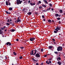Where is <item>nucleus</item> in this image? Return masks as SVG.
Masks as SVG:
<instances>
[{
    "mask_svg": "<svg viewBox=\"0 0 65 65\" xmlns=\"http://www.w3.org/2000/svg\"><path fill=\"white\" fill-rule=\"evenodd\" d=\"M36 52H37V51L35 49V50L31 51L30 53V55H35L36 54Z\"/></svg>",
    "mask_w": 65,
    "mask_h": 65,
    "instance_id": "f257e3e1",
    "label": "nucleus"
},
{
    "mask_svg": "<svg viewBox=\"0 0 65 65\" xmlns=\"http://www.w3.org/2000/svg\"><path fill=\"white\" fill-rule=\"evenodd\" d=\"M40 53H37L36 54L35 57H36V58H39L40 57Z\"/></svg>",
    "mask_w": 65,
    "mask_h": 65,
    "instance_id": "f03ea898",
    "label": "nucleus"
},
{
    "mask_svg": "<svg viewBox=\"0 0 65 65\" xmlns=\"http://www.w3.org/2000/svg\"><path fill=\"white\" fill-rule=\"evenodd\" d=\"M62 46H59L57 47V50L58 51H62Z\"/></svg>",
    "mask_w": 65,
    "mask_h": 65,
    "instance_id": "7ed1b4c3",
    "label": "nucleus"
},
{
    "mask_svg": "<svg viewBox=\"0 0 65 65\" xmlns=\"http://www.w3.org/2000/svg\"><path fill=\"white\" fill-rule=\"evenodd\" d=\"M17 4L19 5V4H21V0H17Z\"/></svg>",
    "mask_w": 65,
    "mask_h": 65,
    "instance_id": "20e7f679",
    "label": "nucleus"
},
{
    "mask_svg": "<svg viewBox=\"0 0 65 65\" xmlns=\"http://www.w3.org/2000/svg\"><path fill=\"white\" fill-rule=\"evenodd\" d=\"M35 40V38H32L30 39V40L31 41H33Z\"/></svg>",
    "mask_w": 65,
    "mask_h": 65,
    "instance_id": "39448f33",
    "label": "nucleus"
},
{
    "mask_svg": "<svg viewBox=\"0 0 65 65\" xmlns=\"http://www.w3.org/2000/svg\"><path fill=\"white\" fill-rule=\"evenodd\" d=\"M8 3H9V2H8V1H6V5H9V6H10V5H11L10 3H9V4H8Z\"/></svg>",
    "mask_w": 65,
    "mask_h": 65,
    "instance_id": "423d86ee",
    "label": "nucleus"
},
{
    "mask_svg": "<svg viewBox=\"0 0 65 65\" xmlns=\"http://www.w3.org/2000/svg\"><path fill=\"white\" fill-rule=\"evenodd\" d=\"M30 4L31 6H34V5H35V3H32V2H30Z\"/></svg>",
    "mask_w": 65,
    "mask_h": 65,
    "instance_id": "0eeeda50",
    "label": "nucleus"
},
{
    "mask_svg": "<svg viewBox=\"0 0 65 65\" xmlns=\"http://www.w3.org/2000/svg\"><path fill=\"white\" fill-rule=\"evenodd\" d=\"M53 47V46H50L48 47V48L49 49H50V50H51L52 49V48Z\"/></svg>",
    "mask_w": 65,
    "mask_h": 65,
    "instance_id": "6e6552de",
    "label": "nucleus"
},
{
    "mask_svg": "<svg viewBox=\"0 0 65 65\" xmlns=\"http://www.w3.org/2000/svg\"><path fill=\"white\" fill-rule=\"evenodd\" d=\"M6 44L7 45H8V44H9V45H11V43H10V42H7V43H6Z\"/></svg>",
    "mask_w": 65,
    "mask_h": 65,
    "instance_id": "1a4fd4ad",
    "label": "nucleus"
},
{
    "mask_svg": "<svg viewBox=\"0 0 65 65\" xmlns=\"http://www.w3.org/2000/svg\"><path fill=\"white\" fill-rule=\"evenodd\" d=\"M5 11L6 13H7V14H10L11 13H10V12H8V11Z\"/></svg>",
    "mask_w": 65,
    "mask_h": 65,
    "instance_id": "9d476101",
    "label": "nucleus"
},
{
    "mask_svg": "<svg viewBox=\"0 0 65 65\" xmlns=\"http://www.w3.org/2000/svg\"><path fill=\"white\" fill-rule=\"evenodd\" d=\"M15 30L14 29H11L10 30V31L11 32H14V31H15Z\"/></svg>",
    "mask_w": 65,
    "mask_h": 65,
    "instance_id": "9b49d317",
    "label": "nucleus"
},
{
    "mask_svg": "<svg viewBox=\"0 0 65 65\" xmlns=\"http://www.w3.org/2000/svg\"><path fill=\"white\" fill-rule=\"evenodd\" d=\"M31 14L32 12H29L27 13V14L28 15H31Z\"/></svg>",
    "mask_w": 65,
    "mask_h": 65,
    "instance_id": "f8f14e48",
    "label": "nucleus"
},
{
    "mask_svg": "<svg viewBox=\"0 0 65 65\" xmlns=\"http://www.w3.org/2000/svg\"><path fill=\"white\" fill-rule=\"evenodd\" d=\"M57 64H58V65H60L62 64V63H61V62H60V61H58L57 62Z\"/></svg>",
    "mask_w": 65,
    "mask_h": 65,
    "instance_id": "ddd939ff",
    "label": "nucleus"
},
{
    "mask_svg": "<svg viewBox=\"0 0 65 65\" xmlns=\"http://www.w3.org/2000/svg\"><path fill=\"white\" fill-rule=\"evenodd\" d=\"M16 22L18 23V22H21V20L20 19L18 20H16Z\"/></svg>",
    "mask_w": 65,
    "mask_h": 65,
    "instance_id": "4468645a",
    "label": "nucleus"
},
{
    "mask_svg": "<svg viewBox=\"0 0 65 65\" xmlns=\"http://www.w3.org/2000/svg\"><path fill=\"white\" fill-rule=\"evenodd\" d=\"M48 22H49V23H52V21L50 19H49L48 20H47Z\"/></svg>",
    "mask_w": 65,
    "mask_h": 65,
    "instance_id": "2eb2a0df",
    "label": "nucleus"
},
{
    "mask_svg": "<svg viewBox=\"0 0 65 65\" xmlns=\"http://www.w3.org/2000/svg\"><path fill=\"white\" fill-rule=\"evenodd\" d=\"M9 10H12V7H10L9 8Z\"/></svg>",
    "mask_w": 65,
    "mask_h": 65,
    "instance_id": "dca6fc26",
    "label": "nucleus"
},
{
    "mask_svg": "<svg viewBox=\"0 0 65 65\" xmlns=\"http://www.w3.org/2000/svg\"><path fill=\"white\" fill-rule=\"evenodd\" d=\"M57 60L58 61L61 60V57H59L57 58Z\"/></svg>",
    "mask_w": 65,
    "mask_h": 65,
    "instance_id": "f3484780",
    "label": "nucleus"
},
{
    "mask_svg": "<svg viewBox=\"0 0 65 65\" xmlns=\"http://www.w3.org/2000/svg\"><path fill=\"white\" fill-rule=\"evenodd\" d=\"M51 7H49V8L48 9H47L46 10V11H48L49 10H50L51 9Z\"/></svg>",
    "mask_w": 65,
    "mask_h": 65,
    "instance_id": "a211bd4d",
    "label": "nucleus"
},
{
    "mask_svg": "<svg viewBox=\"0 0 65 65\" xmlns=\"http://www.w3.org/2000/svg\"><path fill=\"white\" fill-rule=\"evenodd\" d=\"M56 28H57V30H60V28H59V26H57V27H56Z\"/></svg>",
    "mask_w": 65,
    "mask_h": 65,
    "instance_id": "6ab92c4d",
    "label": "nucleus"
},
{
    "mask_svg": "<svg viewBox=\"0 0 65 65\" xmlns=\"http://www.w3.org/2000/svg\"><path fill=\"white\" fill-rule=\"evenodd\" d=\"M3 33V31L2 30H0V34H2V33Z\"/></svg>",
    "mask_w": 65,
    "mask_h": 65,
    "instance_id": "aec40b11",
    "label": "nucleus"
},
{
    "mask_svg": "<svg viewBox=\"0 0 65 65\" xmlns=\"http://www.w3.org/2000/svg\"><path fill=\"white\" fill-rule=\"evenodd\" d=\"M59 12L61 13H62L63 12V11L62 10H60Z\"/></svg>",
    "mask_w": 65,
    "mask_h": 65,
    "instance_id": "412c9836",
    "label": "nucleus"
},
{
    "mask_svg": "<svg viewBox=\"0 0 65 65\" xmlns=\"http://www.w3.org/2000/svg\"><path fill=\"white\" fill-rule=\"evenodd\" d=\"M6 26H9L10 25V24H9L8 23H6Z\"/></svg>",
    "mask_w": 65,
    "mask_h": 65,
    "instance_id": "4be33fe9",
    "label": "nucleus"
},
{
    "mask_svg": "<svg viewBox=\"0 0 65 65\" xmlns=\"http://www.w3.org/2000/svg\"><path fill=\"white\" fill-rule=\"evenodd\" d=\"M13 54L14 55L16 56L17 55V53L15 52H13Z\"/></svg>",
    "mask_w": 65,
    "mask_h": 65,
    "instance_id": "5701e85b",
    "label": "nucleus"
},
{
    "mask_svg": "<svg viewBox=\"0 0 65 65\" xmlns=\"http://www.w3.org/2000/svg\"><path fill=\"white\" fill-rule=\"evenodd\" d=\"M55 14V17H58V15H59V14Z\"/></svg>",
    "mask_w": 65,
    "mask_h": 65,
    "instance_id": "b1692460",
    "label": "nucleus"
},
{
    "mask_svg": "<svg viewBox=\"0 0 65 65\" xmlns=\"http://www.w3.org/2000/svg\"><path fill=\"white\" fill-rule=\"evenodd\" d=\"M49 5V6H50V7H51L52 5H53L51 4H48Z\"/></svg>",
    "mask_w": 65,
    "mask_h": 65,
    "instance_id": "393cba45",
    "label": "nucleus"
},
{
    "mask_svg": "<svg viewBox=\"0 0 65 65\" xmlns=\"http://www.w3.org/2000/svg\"><path fill=\"white\" fill-rule=\"evenodd\" d=\"M52 40L53 41V42H55V39L54 38L52 39Z\"/></svg>",
    "mask_w": 65,
    "mask_h": 65,
    "instance_id": "a878e982",
    "label": "nucleus"
},
{
    "mask_svg": "<svg viewBox=\"0 0 65 65\" xmlns=\"http://www.w3.org/2000/svg\"><path fill=\"white\" fill-rule=\"evenodd\" d=\"M39 8L40 9H41V8H42V6H40L39 7Z\"/></svg>",
    "mask_w": 65,
    "mask_h": 65,
    "instance_id": "bb28decb",
    "label": "nucleus"
},
{
    "mask_svg": "<svg viewBox=\"0 0 65 65\" xmlns=\"http://www.w3.org/2000/svg\"><path fill=\"white\" fill-rule=\"evenodd\" d=\"M54 32L55 33H58V31H57L56 30H55Z\"/></svg>",
    "mask_w": 65,
    "mask_h": 65,
    "instance_id": "cd10ccee",
    "label": "nucleus"
},
{
    "mask_svg": "<svg viewBox=\"0 0 65 65\" xmlns=\"http://www.w3.org/2000/svg\"><path fill=\"white\" fill-rule=\"evenodd\" d=\"M54 53H55V54H58V52H55Z\"/></svg>",
    "mask_w": 65,
    "mask_h": 65,
    "instance_id": "c85d7f7f",
    "label": "nucleus"
},
{
    "mask_svg": "<svg viewBox=\"0 0 65 65\" xmlns=\"http://www.w3.org/2000/svg\"><path fill=\"white\" fill-rule=\"evenodd\" d=\"M57 19L58 20H60L61 19V18H60L58 17V18H57Z\"/></svg>",
    "mask_w": 65,
    "mask_h": 65,
    "instance_id": "c756f323",
    "label": "nucleus"
},
{
    "mask_svg": "<svg viewBox=\"0 0 65 65\" xmlns=\"http://www.w3.org/2000/svg\"><path fill=\"white\" fill-rule=\"evenodd\" d=\"M19 59H23V57L22 56L20 57H19Z\"/></svg>",
    "mask_w": 65,
    "mask_h": 65,
    "instance_id": "7c9ffc66",
    "label": "nucleus"
},
{
    "mask_svg": "<svg viewBox=\"0 0 65 65\" xmlns=\"http://www.w3.org/2000/svg\"><path fill=\"white\" fill-rule=\"evenodd\" d=\"M0 29L1 30H4V29L3 28H0Z\"/></svg>",
    "mask_w": 65,
    "mask_h": 65,
    "instance_id": "2f4dec72",
    "label": "nucleus"
},
{
    "mask_svg": "<svg viewBox=\"0 0 65 65\" xmlns=\"http://www.w3.org/2000/svg\"><path fill=\"white\" fill-rule=\"evenodd\" d=\"M20 48H21V49H23L24 48V47H20Z\"/></svg>",
    "mask_w": 65,
    "mask_h": 65,
    "instance_id": "473e14b6",
    "label": "nucleus"
},
{
    "mask_svg": "<svg viewBox=\"0 0 65 65\" xmlns=\"http://www.w3.org/2000/svg\"><path fill=\"white\" fill-rule=\"evenodd\" d=\"M12 26H14V23H13L12 24Z\"/></svg>",
    "mask_w": 65,
    "mask_h": 65,
    "instance_id": "72a5a7b5",
    "label": "nucleus"
},
{
    "mask_svg": "<svg viewBox=\"0 0 65 65\" xmlns=\"http://www.w3.org/2000/svg\"><path fill=\"white\" fill-rule=\"evenodd\" d=\"M41 52H43V49H41Z\"/></svg>",
    "mask_w": 65,
    "mask_h": 65,
    "instance_id": "f704fd0d",
    "label": "nucleus"
},
{
    "mask_svg": "<svg viewBox=\"0 0 65 65\" xmlns=\"http://www.w3.org/2000/svg\"><path fill=\"white\" fill-rule=\"evenodd\" d=\"M38 3L39 4H41V1H39Z\"/></svg>",
    "mask_w": 65,
    "mask_h": 65,
    "instance_id": "c9c22d12",
    "label": "nucleus"
},
{
    "mask_svg": "<svg viewBox=\"0 0 65 65\" xmlns=\"http://www.w3.org/2000/svg\"><path fill=\"white\" fill-rule=\"evenodd\" d=\"M42 18H44V15H42Z\"/></svg>",
    "mask_w": 65,
    "mask_h": 65,
    "instance_id": "e433bc0d",
    "label": "nucleus"
},
{
    "mask_svg": "<svg viewBox=\"0 0 65 65\" xmlns=\"http://www.w3.org/2000/svg\"><path fill=\"white\" fill-rule=\"evenodd\" d=\"M15 60H18V57H15Z\"/></svg>",
    "mask_w": 65,
    "mask_h": 65,
    "instance_id": "4c0bfd02",
    "label": "nucleus"
},
{
    "mask_svg": "<svg viewBox=\"0 0 65 65\" xmlns=\"http://www.w3.org/2000/svg\"><path fill=\"white\" fill-rule=\"evenodd\" d=\"M7 22L8 23H9V22H10L9 20V19H8V20L7 21Z\"/></svg>",
    "mask_w": 65,
    "mask_h": 65,
    "instance_id": "58836bf2",
    "label": "nucleus"
},
{
    "mask_svg": "<svg viewBox=\"0 0 65 65\" xmlns=\"http://www.w3.org/2000/svg\"><path fill=\"white\" fill-rule=\"evenodd\" d=\"M33 61H36V60H35L34 58L32 59Z\"/></svg>",
    "mask_w": 65,
    "mask_h": 65,
    "instance_id": "ea45409f",
    "label": "nucleus"
},
{
    "mask_svg": "<svg viewBox=\"0 0 65 65\" xmlns=\"http://www.w3.org/2000/svg\"><path fill=\"white\" fill-rule=\"evenodd\" d=\"M43 11H44V12H46V10H43Z\"/></svg>",
    "mask_w": 65,
    "mask_h": 65,
    "instance_id": "a19ab883",
    "label": "nucleus"
},
{
    "mask_svg": "<svg viewBox=\"0 0 65 65\" xmlns=\"http://www.w3.org/2000/svg\"><path fill=\"white\" fill-rule=\"evenodd\" d=\"M27 1L25 2H24L23 4H24V3H27Z\"/></svg>",
    "mask_w": 65,
    "mask_h": 65,
    "instance_id": "79ce46f5",
    "label": "nucleus"
},
{
    "mask_svg": "<svg viewBox=\"0 0 65 65\" xmlns=\"http://www.w3.org/2000/svg\"><path fill=\"white\" fill-rule=\"evenodd\" d=\"M61 16V15H60V14H58V17H60Z\"/></svg>",
    "mask_w": 65,
    "mask_h": 65,
    "instance_id": "37998d69",
    "label": "nucleus"
},
{
    "mask_svg": "<svg viewBox=\"0 0 65 65\" xmlns=\"http://www.w3.org/2000/svg\"><path fill=\"white\" fill-rule=\"evenodd\" d=\"M19 40L18 39H16V41H18Z\"/></svg>",
    "mask_w": 65,
    "mask_h": 65,
    "instance_id": "c03bdc74",
    "label": "nucleus"
},
{
    "mask_svg": "<svg viewBox=\"0 0 65 65\" xmlns=\"http://www.w3.org/2000/svg\"><path fill=\"white\" fill-rule=\"evenodd\" d=\"M49 63H52V61H49Z\"/></svg>",
    "mask_w": 65,
    "mask_h": 65,
    "instance_id": "a18cd8bd",
    "label": "nucleus"
},
{
    "mask_svg": "<svg viewBox=\"0 0 65 65\" xmlns=\"http://www.w3.org/2000/svg\"><path fill=\"white\" fill-rule=\"evenodd\" d=\"M6 28V26H4V27H3V29H4V28Z\"/></svg>",
    "mask_w": 65,
    "mask_h": 65,
    "instance_id": "49530a36",
    "label": "nucleus"
},
{
    "mask_svg": "<svg viewBox=\"0 0 65 65\" xmlns=\"http://www.w3.org/2000/svg\"><path fill=\"white\" fill-rule=\"evenodd\" d=\"M5 57L6 58V59H7V57L6 56H5Z\"/></svg>",
    "mask_w": 65,
    "mask_h": 65,
    "instance_id": "de8ad7c7",
    "label": "nucleus"
},
{
    "mask_svg": "<svg viewBox=\"0 0 65 65\" xmlns=\"http://www.w3.org/2000/svg\"><path fill=\"white\" fill-rule=\"evenodd\" d=\"M36 65H39V64H38V63H36Z\"/></svg>",
    "mask_w": 65,
    "mask_h": 65,
    "instance_id": "09e8293b",
    "label": "nucleus"
},
{
    "mask_svg": "<svg viewBox=\"0 0 65 65\" xmlns=\"http://www.w3.org/2000/svg\"><path fill=\"white\" fill-rule=\"evenodd\" d=\"M45 3H46V4H47L48 3H47V1H46V2H45Z\"/></svg>",
    "mask_w": 65,
    "mask_h": 65,
    "instance_id": "8fccbe9b",
    "label": "nucleus"
},
{
    "mask_svg": "<svg viewBox=\"0 0 65 65\" xmlns=\"http://www.w3.org/2000/svg\"><path fill=\"white\" fill-rule=\"evenodd\" d=\"M45 5H44V4H43V5H42V7H44Z\"/></svg>",
    "mask_w": 65,
    "mask_h": 65,
    "instance_id": "3c124183",
    "label": "nucleus"
},
{
    "mask_svg": "<svg viewBox=\"0 0 65 65\" xmlns=\"http://www.w3.org/2000/svg\"><path fill=\"white\" fill-rule=\"evenodd\" d=\"M48 60L49 61H51L52 60V59H51V58H50V59H49Z\"/></svg>",
    "mask_w": 65,
    "mask_h": 65,
    "instance_id": "603ef678",
    "label": "nucleus"
},
{
    "mask_svg": "<svg viewBox=\"0 0 65 65\" xmlns=\"http://www.w3.org/2000/svg\"><path fill=\"white\" fill-rule=\"evenodd\" d=\"M22 2H23V0H22V1H20V3H21H21H22Z\"/></svg>",
    "mask_w": 65,
    "mask_h": 65,
    "instance_id": "864d4df0",
    "label": "nucleus"
},
{
    "mask_svg": "<svg viewBox=\"0 0 65 65\" xmlns=\"http://www.w3.org/2000/svg\"><path fill=\"white\" fill-rule=\"evenodd\" d=\"M43 1L44 2H45L46 1V0H43Z\"/></svg>",
    "mask_w": 65,
    "mask_h": 65,
    "instance_id": "5fc2aeb1",
    "label": "nucleus"
},
{
    "mask_svg": "<svg viewBox=\"0 0 65 65\" xmlns=\"http://www.w3.org/2000/svg\"><path fill=\"white\" fill-rule=\"evenodd\" d=\"M43 21L44 22H45V19H43Z\"/></svg>",
    "mask_w": 65,
    "mask_h": 65,
    "instance_id": "6e6d98bb",
    "label": "nucleus"
},
{
    "mask_svg": "<svg viewBox=\"0 0 65 65\" xmlns=\"http://www.w3.org/2000/svg\"><path fill=\"white\" fill-rule=\"evenodd\" d=\"M43 65V62L41 63V65Z\"/></svg>",
    "mask_w": 65,
    "mask_h": 65,
    "instance_id": "4d7b16f0",
    "label": "nucleus"
},
{
    "mask_svg": "<svg viewBox=\"0 0 65 65\" xmlns=\"http://www.w3.org/2000/svg\"><path fill=\"white\" fill-rule=\"evenodd\" d=\"M38 60L37 59L36 60V61H36V62H38Z\"/></svg>",
    "mask_w": 65,
    "mask_h": 65,
    "instance_id": "13d9d810",
    "label": "nucleus"
},
{
    "mask_svg": "<svg viewBox=\"0 0 65 65\" xmlns=\"http://www.w3.org/2000/svg\"><path fill=\"white\" fill-rule=\"evenodd\" d=\"M48 63V61H46V63L47 64V63Z\"/></svg>",
    "mask_w": 65,
    "mask_h": 65,
    "instance_id": "bf43d9fd",
    "label": "nucleus"
},
{
    "mask_svg": "<svg viewBox=\"0 0 65 65\" xmlns=\"http://www.w3.org/2000/svg\"><path fill=\"white\" fill-rule=\"evenodd\" d=\"M52 11H54V9H53V8H52Z\"/></svg>",
    "mask_w": 65,
    "mask_h": 65,
    "instance_id": "052dcab7",
    "label": "nucleus"
},
{
    "mask_svg": "<svg viewBox=\"0 0 65 65\" xmlns=\"http://www.w3.org/2000/svg\"><path fill=\"white\" fill-rule=\"evenodd\" d=\"M46 55H45L44 56V57H46Z\"/></svg>",
    "mask_w": 65,
    "mask_h": 65,
    "instance_id": "680f3d73",
    "label": "nucleus"
},
{
    "mask_svg": "<svg viewBox=\"0 0 65 65\" xmlns=\"http://www.w3.org/2000/svg\"><path fill=\"white\" fill-rule=\"evenodd\" d=\"M52 22L54 23V20H52Z\"/></svg>",
    "mask_w": 65,
    "mask_h": 65,
    "instance_id": "e2e57ef3",
    "label": "nucleus"
},
{
    "mask_svg": "<svg viewBox=\"0 0 65 65\" xmlns=\"http://www.w3.org/2000/svg\"><path fill=\"white\" fill-rule=\"evenodd\" d=\"M9 23H10V24H12V22H10Z\"/></svg>",
    "mask_w": 65,
    "mask_h": 65,
    "instance_id": "0e129e2a",
    "label": "nucleus"
},
{
    "mask_svg": "<svg viewBox=\"0 0 65 65\" xmlns=\"http://www.w3.org/2000/svg\"><path fill=\"white\" fill-rule=\"evenodd\" d=\"M23 11H25V9H23Z\"/></svg>",
    "mask_w": 65,
    "mask_h": 65,
    "instance_id": "69168bd1",
    "label": "nucleus"
},
{
    "mask_svg": "<svg viewBox=\"0 0 65 65\" xmlns=\"http://www.w3.org/2000/svg\"><path fill=\"white\" fill-rule=\"evenodd\" d=\"M54 44H56V42H54Z\"/></svg>",
    "mask_w": 65,
    "mask_h": 65,
    "instance_id": "338daca9",
    "label": "nucleus"
},
{
    "mask_svg": "<svg viewBox=\"0 0 65 65\" xmlns=\"http://www.w3.org/2000/svg\"><path fill=\"white\" fill-rule=\"evenodd\" d=\"M20 18L19 17H18V19L17 20H20Z\"/></svg>",
    "mask_w": 65,
    "mask_h": 65,
    "instance_id": "774afa93",
    "label": "nucleus"
}]
</instances>
